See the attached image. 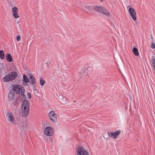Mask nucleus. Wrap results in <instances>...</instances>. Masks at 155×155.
Returning <instances> with one entry per match:
<instances>
[{
	"label": "nucleus",
	"instance_id": "1",
	"mask_svg": "<svg viewBox=\"0 0 155 155\" xmlns=\"http://www.w3.org/2000/svg\"><path fill=\"white\" fill-rule=\"evenodd\" d=\"M11 89L14 90V92L20 94L22 96V99L23 101L25 99V96L24 95L25 89L21 86L18 85H14L13 86L12 88Z\"/></svg>",
	"mask_w": 155,
	"mask_h": 155
},
{
	"label": "nucleus",
	"instance_id": "2",
	"mask_svg": "<svg viewBox=\"0 0 155 155\" xmlns=\"http://www.w3.org/2000/svg\"><path fill=\"white\" fill-rule=\"evenodd\" d=\"M17 75L16 72H12L3 78V81L5 82H6L14 80L17 78Z\"/></svg>",
	"mask_w": 155,
	"mask_h": 155
},
{
	"label": "nucleus",
	"instance_id": "3",
	"mask_svg": "<svg viewBox=\"0 0 155 155\" xmlns=\"http://www.w3.org/2000/svg\"><path fill=\"white\" fill-rule=\"evenodd\" d=\"M6 118L9 123L12 125H14L16 123V121L13 114L8 111H5Z\"/></svg>",
	"mask_w": 155,
	"mask_h": 155
},
{
	"label": "nucleus",
	"instance_id": "4",
	"mask_svg": "<svg viewBox=\"0 0 155 155\" xmlns=\"http://www.w3.org/2000/svg\"><path fill=\"white\" fill-rule=\"evenodd\" d=\"M93 9L97 12L101 13L106 16L110 15L107 9L102 6H94L93 7Z\"/></svg>",
	"mask_w": 155,
	"mask_h": 155
},
{
	"label": "nucleus",
	"instance_id": "5",
	"mask_svg": "<svg viewBox=\"0 0 155 155\" xmlns=\"http://www.w3.org/2000/svg\"><path fill=\"white\" fill-rule=\"evenodd\" d=\"M44 132L47 136H52L54 135V129L52 127L46 126L44 128Z\"/></svg>",
	"mask_w": 155,
	"mask_h": 155
},
{
	"label": "nucleus",
	"instance_id": "6",
	"mask_svg": "<svg viewBox=\"0 0 155 155\" xmlns=\"http://www.w3.org/2000/svg\"><path fill=\"white\" fill-rule=\"evenodd\" d=\"M76 155H89L88 153L83 147L77 148L76 150Z\"/></svg>",
	"mask_w": 155,
	"mask_h": 155
},
{
	"label": "nucleus",
	"instance_id": "7",
	"mask_svg": "<svg viewBox=\"0 0 155 155\" xmlns=\"http://www.w3.org/2000/svg\"><path fill=\"white\" fill-rule=\"evenodd\" d=\"M29 111V107H21L19 109L20 114L23 117H26L28 115Z\"/></svg>",
	"mask_w": 155,
	"mask_h": 155
},
{
	"label": "nucleus",
	"instance_id": "8",
	"mask_svg": "<svg viewBox=\"0 0 155 155\" xmlns=\"http://www.w3.org/2000/svg\"><path fill=\"white\" fill-rule=\"evenodd\" d=\"M120 134V131L119 130L114 132H110L108 133V136L110 138L115 139Z\"/></svg>",
	"mask_w": 155,
	"mask_h": 155
},
{
	"label": "nucleus",
	"instance_id": "9",
	"mask_svg": "<svg viewBox=\"0 0 155 155\" xmlns=\"http://www.w3.org/2000/svg\"><path fill=\"white\" fill-rule=\"evenodd\" d=\"M128 12L133 20L136 21L137 20L136 12L135 9L133 8H130L128 10Z\"/></svg>",
	"mask_w": 155,
	"mask_h": 155
},
{
	"label": "nucleus",
	"instance_id": "10",
	"mask_svg": "<svg viewBox=\"0 0 155 155\" xmlns=\"http://www.w3.org/2000/svg\"><path fill=\"white\" fill-rule=\"evenodd\" d=\"M90 67H87L86 69H82L80 72V76L82 78H84L88 74L87 71L91 69Z\"/></svg>",
	"mask_w": 155,
	"mask_h": 155
},
{
	"label": "nucleus",
	"instance_id": "11",
	"mask_svg": "<svg viewBox=\"0 0 155 155\" xmlns=\"http://www.w3.org/2000/svg\"><path fill=\"white\" fill-rule=\"evenodd\" d=\"M49 117L50 119L54 123L57 122V117L55 113L53 111H50L49 114Z\"/></svg>",
	"mask_w": 155,
	"mask_h": 155
},
{
	"label": "nucleus",
	"instance_id": "12",
	"mask_svg": "<svg viewBox=\"0 0 155 155\" xmlns=\"http://www.w3.org/2000/svg\"><path fill=\"white\" fill-rule=\"evenodd\" d=\"M15 93L14 92V90L10 89L8 94V99L10 101L13 100L15 98Z\"/></svg>",
	"mask_w": 155,
	"mask_h": 155
},
{
	"label": "nucleus",
	"instance_id": "13",
	"mask_svg": "<svg viewBox=\"0 0 155 155\" xmlns=\"http://www.w3.org/2000/svg\"><path fill=\"white\" fill-rule=\"evenodd\" d=\"M12 15L14 17L16 18L19 17L18 14V9L16 7H14L12 8Z\"/></svg>",
	"mask_w": 155,
	"mask_h": 155
},
{
	"label": "nucleus",
	"instance_id": "14",
	"mask_svg": "<svg viewBox=\"0 0 155 155\" xmlns=\"http://www.w3.org/2000/svg\"><path fill=\"white\" fill-rule=\"evenodd\" d=\"M93 8V7L90 5H85L84 7V10L86 12H87L88 11H91Z\"/></svg>",
	"mask_w": 155,
	"mask_h": 155
},
{
	"label": "nucleus",
	"instance_id": "15",
	"mask_svg": "<svg viewBox=\"0 0 155 155\" xmlns=\"http://www.w3.org/2000/svg\"><path fill=\"white\" fill-rule=\"evenodd\" d=\"M5 58L7 61L9 62H11L12 61V57L10 54L8 53L6 54Z\"/></svg>",
	"mask_w": 155,
	"mask_h": 155
},
{
	"label": "nucleus",
	"instance_id": "16",
	"mask_svg": "<svg viewBox=\"0 0 155 155\" xmlns=\"http://www.w3.org/2000/svg\"><path fill=\"white\" fill-rule=\"evenodd\" d=\"M29 78L30 79H31L30 82V84H34L35 82V79L34 76L32 74H30Z\"/></svg>",
	"mask_w": 155,
	"mask_h": 155
},
{
	"label": "nucleus",
	"instance_id": "17",
	"mask_svg": "<svg viewBox=\"0 0 155 155\" xmlns=\"http://www.w3.org/2000/svg\"><path fill=\"white\" fill-rule=\"evenodd\" d=\"M7 1L9 6L11 7H12L15 2V0H8Z\"/></svg>",
	"mask_w": 155,
	"mask_h": 155
},
{
	"label": "nucleus",
	"instance_id": "18",
	"mask_svg": "<svg viewBox=\"0 0 155 155\" xmlns=\"http://www.w3.org/2000/svg\"><path fill=\"white\" fill-rule=\"evenodd\" d=\"M29 105V101L27 100H25L23 101L22 104V107H26Z\"/></svg>",
	"mask_w": 155,
	"mask_h": 155
},
{
	"label": "nucleus",
	"instance_id": "19",
	"mask_svg": "<svg viewBox=\"0 0 155 155\" xmlns=\"http://www.w3.org/2000/svg\"><path fill=\"white\" fill-rule=\"evenodd\" d=\"M20 128H22L23 130H26L27 128V126L26 123H23L22 124H21L20 125Z\"/></svg>",
	"mask_w": 155,
	"mask_h": 155
},
{
	"label": "nucleus",
	"instance_id": "20",
	"mask_svg": "<svg viewBox=\"0 0 155 155\" xmlns=\"http://www.w3.org/2000/svg\"><path fill=\"white\" fill-rule=\"evenodd\" d=\"M133 51L135 56H137L139 54V52L137 48L136 47L134 48L133 49Z\"/></svg>",
	"mask_w": 155,
	"mask_h": 155
},
{
	"label": "nucleus",
	"instance_id": "21",
	"mask_svg": "<svg viewBox=\"0 0 155 155\" xmlns=\"http://www.w3.org/2000/svg\"><path fill=\"white\" fill-rule=\"evenodd\" d=\"M23 81H24L25 82V84H24V85H25L27 84L26 83L29 82V80L25 74L23 75Z\"/></svg>",
	"mask_w": 155,
	"mask_h": 155
},
{
	"label": "nucleus",
	"instance_id": "22",
	"mask_svg": "<svg viewBox=\"0 0 155 155\" xmlns=\"http://www.w3.org/2000/svg\"><path fill=\"white\" fill-rule=\"evenodd\" d=\"M0 58L1 59H3L5 58V55L4 51L2 50L0 51Z\"/></svg>",
	"mask_w": 155,
	"mask_h": 155
},
{
	"label": "nucleus",
	"instance_id": "23",
	"mask_svg": "<svg viewBox=\"0 0 155 155\" xmlns=\"http://www.w3.org/2000/svg\"><path fill=\"white\" fill-rule=\"evenodd\" d=\"M40 84L41 86H43L45 83V81L41 77L40 78Z\"/></svg>",
	"mask_w": 155,
	"mask_h": 155
},
{
	"label": "nucleus",
	"instance_id": "24",
	"mask_svg": "<svg viewBox=\"0 0 155 155\" xmlns=\"http://www.w3.org/2000/svg\"><path fill=\"white\" fill-rule=\"evenodd\" d=\"M152 58L151 60V61L153 65V67L155 69V59L154 58V57L153 56H152Z\"/></svg>",
	"mask_w": 155,
	"mask_h": 155
},
{
	"label": "nucleus",
	"instance_id": "25",
	"mask_svg": "<svg viewBox=\"0 0 155 155\" xmlns=\"http://www.w3.org/2000/svg\"><path fill=\"white\" fill-rule=\"evenodd\" d=\"M151 47L153 49H154L155 48V45L154 44V41L153 40H152L151 41Z\"/></svg>",
	"mask_w": 155,
	"mask_h": 155
},
{
	"label": "nucleus",
	"instance_id": "26",
	"mask_svg": "<svg viewBox=\"0 0 155 155\" xmlns=\"http://www.w3.org/2000/svg\"><path fill=\"white\" fill-rule=\"evenodd\" d=\"M64 96V95H59V96H58V97H59L60 101H61L62 99H63V97Z\"/></svg>",
	"mask_w": 155,
	"mask_h": 155
},
{
	"label": "nucleus",
	"instance_id": "27",
	"mask_svg": "<svg viewBox=\"0 0 155 155\" xmlns=\"http://www.w3.org/2000/svg\"><path fill=\"white\" fill-rule=\"evenodd\" d=\"M27 96L28 98H31V94L29 92H28L27 94Z\"/></svg>",
	"mask_w": 155,
	"mask_h": 155
},
{
	"label": "nucleus",
	"instance_id": "28",
	"mask_svg": "<svg viewBox=\"0 0 155 155\" xmlns=\"http://www.w3.org/2000/svg\"><path fill=\"white\" fill-rule=\"evenodd\" d=\"M20 39V36L19 35H18L16 37V40L18 41H19Z\"/></svg>",
	"mask_w": 155,
	"mask_h": 155
},
{
	"label": "nucleus",
	"instance_id": "29",
	"mask_svg": "<svg viewBox=\"0 0 155 155\" xmlns=\"http://www.w3.org/2000/svg\"><path fill=\"white\" fill-rule=\"evenodd\" d=\"M63 98V99H62L61 100V101H62V102H64V101H66V97H65V96H64Z\"/></svg>",
	"mask_w": 155,
	"mask_h": 155
},
{
	"label": "nucleus",
	"instance_id": "30",
	"mask_svg": "<svg viewBox=\"0 0 155 155\" xmlns=\"http://www.w3.org/2000/svg\"><path fill=\"white\" fill-rule=\"evenodd\" d=\"M15 99V100L14 102V105L16 106V104H17V100L16 98Z\"/></svg>",
	"mask_w": 155,
	"mask_h": 155
},
{
	"label": "nucleus",
	"instance_id": "31",
	"mask_svg": "<svg viewBox=\"0 0 155 155\" xmlns=\"http://www.w3.org/2000/svg\"><path fill=\"white\" fill-rule=\"evenodd\" d=\"M49 141L51 142H52V141H53V139L52 138V137H50L49 138Z\"/></svg>",
	"mask_w": 155,
	"mask_h": 155
},
{
	"label": "nucleus",
	"instance_id": "32",
	"mask_svg": "<svg viewBox=\"0 0 155 155\" xmlns=\"http://www.w3.org/2000/svg\"><path fill=\"white\" fill-rule=\"evenodd\" d=\"M62 2L64 4H65L67 5V4H66V1L65 0H63Z\"/></svg>",
	"mask_w": 155,
	"mask_h": 155
},
{
	"label": "nucleus",
	"instance_id": "33",
	"mask_svg": "<svg viewBox=\"0 0 155 155\" xmlns=\"http://www.w3.org/2000/svg\"><path fill=\"white\" fill-rule=\"evenodd\" d=\"M151 38L152 39V40H153V37H152V35H151Z\"/></svg>",
	"mask_w": 155,
	"mask_h": 155
},
{
	"label": "nucleus",
	"instance_id": "34",
	"mask_svg": "<svg viewBox=\"0 0 155 155\" xmlns=\"http://www.w3.org/2000/svg\"><path fill=\"white\" fill-rule=\"evenodd\" d=\"M101 2H102L103 1V0H100Z\"/></svg>",
	"mask_w": 155,
	"mask_h": 155
},
{
	"label": "nucleus",
	"instance_id": "35",
	"mask_svg": "<svg viewBox=\"0 0 155 155\" xmlns=\"http://www.w3.org/2000/svg\"><path fill=\"white\" fill-rule=\"evenodd\" d=\"M8 0H7V1Z\"/></svg>",
	"mask_w": 155,
	"mask_h": 155
}]
</instances>
